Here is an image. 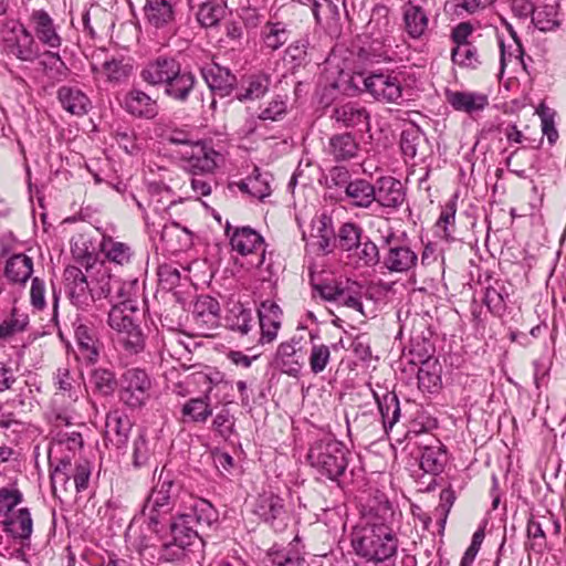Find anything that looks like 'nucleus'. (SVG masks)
<instances>
[{"instance_id": "f257e3e1", "label": "nucleus", "mask_w": 566, "mask_h": 566, "mask_svg": "<svg viewBox=\"0 0 566 566\" xmlns=\"http://www.w3.org/2000/svg\"><path fill=\"white\" fill-rule=\"evenodd\" d=\"M64 280L71 302L82 310H86L95 300L107 298L112 302L115 285L119 283V279L113 276L104 263L88 275L82 269L69 265L64 270Z\"/></svg>"}, {"instance_id": "f03ea898", "label": "nucleus", "mask_w": 566, "mask_h": 566, "mask_svg": "<svg viewBox=\"0 0 566 566\" xmlns=\"http://www.w3.org/2000/svg\"><path fill=\"white\" fill-rule=\"evenodd\" d=\"M352 546L358 556L367 562L379 564L396 554L398 541L388 525L366 522L354 528Z\"/></svg>"}, {"instance_id": "7ed1b4c3", "label": "nucleus", "mask_w": 566, "mask_h": 566, "mask_svg": "<svg viewBox=\"0 0 566 566\" xmlns=\"http://www.w3.org/2000/svg\"><path fill=\"white\" fill-rule=\"evenodd\" d=\"M350 451L340 441L326 438L314 442L307 453L311 467L322 476L343 488Z\"/></svg>"}, {"instance_id": "20e7f679", "label": "nucleus", "mask_w": 566, "mask_h": 566, "mask_svg": "<svg viewBox=\"0 0 566 566\" xmlns=\"http://www.w3.org/2000/svg\"><path fill=\"white\" fill-rule=\"evenodd\" d=\"M137 304H113L108 312L107 324L116 333V342L129 354H137L145 347V336L135 313Z\"/></svg>"}, {"instance_id": "39448f33", "label": "nucleus", "mask_w": 566, "mask_h": 566, "mask_svg": "<svg viewBox=\"0 0 566 566\" xmlns=\"http://www.w3.org/2000/svg\"><path fill=\"white\" fill-rule=\"evenodd\" d=\"M178 493L179 486L175 480L169 474L165 475L161 471L142 511L151 532L159 533L158 525L172 510Z\"/></svg>"}, {"instance_id": "423d86ee", "label": "nucleus", "mask_w": 566, "mask_h": 566, "mask_svg": "<svg viewBox=\"0 0 566 566\" xmlns=\"http://www.w3.org/2000/svg\"><path fill=\"white\" fill-rule=\"evenodd\" d=\"M385 250L381 264L389 273H413L418 265V253L410 245L402 243L394 233L382 238Z\"/></svg>"}, {"instance_id": "0eeeda50", "label": "nucleus", "mask_w": 566, "mask_h": 566, "mask_svg": "<svg viewBox=\"0 0 566 566\" xmlns=\"http://www.w3.org/2000/svg\"><path fill=\"white\" fill-rule=\"evenodd\" d=\"M177 155L181 167L193 176L212 174L221 159V155L209 143L201 140H197L190 148L179 149Z\"/></svg>"}, {"instance_id": "6e6552de", "label": "nucleus", "mask_w": 566, "mask_h": 566, "mask_svg": "<svg viewBox=\"0 0 566 566\" xmlns=\"http://www.w3.org/2000/svg\"><path fill=\"white\" fill-rule=\"evenodd\" d=\"M150 388L151 380L144 369H127L120 379V400L132 408L140 407L148 399Z\"/></svg>"}, {"instance_id": "1a4fd4ad", "label": "nucleus", "mask_w": 566, "mask_h": 566, "mask_svg": "<svg viewBox=\"0 0 566 566\" xmlns=\"http://www.w3.org/2000/svg\"><path fill=\"white\" fill-rule=\"evenodd\" d=\"M364 86L378 102L399 104L402 99V85L396 75L373 73L364 78Z\"/></svg>"}, {"instance_id": "9d476101", "label": "nucleus", "mask_w": 566, "mask_h": 566, "mask_svg": "<svg viewBox=\"0 0 566 566\" xmlns=\"http://www.w3.org/2000/svg\"><path fill=\"white\" fill-rule=\"evenodd\" d=\"M333 119L339 127L368 132L370 128V114L367 108L357 102L336 104L331 112Z\"/></svg>"}, {"instance_id": "9b49d317", "label": "nucleus", "mask_w": 566, "mask_h": 566, "mask_svg": "<svg viewBox=\"0 0 566 566\" xmlns=\"http://www.w3.org/2000/svg\"><path fill=\"white\" fill-rule=\"evenodd\" d=\"M303 335H294L289 340L282 342L275 352L273 364L282 373L296 377L302 369V356L298 355L303 349Z\"/></svg>"}, {"instance_id": "f8f14e48", "label": "nucleus", "mask_w": 566, "mask_h": 566, "mask_svg": "<svg viewBox=\"0 0 566 566\" xmlns=\"http://www.w3.org/2000/svg\"><path fill=\"white\" fill-rule=\"evenodd\" d=\"M9 54L23 62H33L40 56V48L33 35L23 25L12 30V36L4 39Z\"/></svg>"}, {"instance_id": "ddd939ff", "label": "nucleus", "mask_w": 566, "mask_h": 566, "mask_svg": "<svg viewBox=\"0 0 566 566\" xmlns=\"http://www.w3.org/2000/svg\"><path fill=\"white\" fill-rule=\"evenodd\" d=\"M180 63L170 56H158L149 61L140 71V77L151 86H164L172 76L178 75Z\"/></svg>"}, {"instance_id": "4468645a", "label": "nucleus", "mask_w": 566, "mask_h": 566, "mask_svg": "<svg viewBox=\"0 0 566 566\" xmlns=\"http://www.w3.org/2000/svg\"><path fill=\"white\" fill-rule=\"evenodd\" d=\"M3 532L13 538L24 543L30 541L33 533V518L28 507H19L8 513L1 521Z\"/></svg>"}, {"instance_id": "2eb2a0df", "label": "nucleus", "mask_w": 566, "mask_h": 566, "mask_svg": "<svg viewBox=\"0 0 566 566\" xmlns=\"http://www.w3.org/2000/svg\"><path fill=\"white\" fill-rule=\"evenodd\" d=\"M192 319L201 333L210 332L219 326L220 304L209 295H202L193 304Z\"/></svg>"}, {"instance_id": "dca6fc26", "label": "nucleus", "mask_w": 566, "mask_h": 566, "mask_svg": "<svg viewBox=\"0 0 566 566\" xmlns=\"http://www.w3.org/2000/svg\"><path fill=\"white\" fill-rule=\"evenodd\" d=\"M74 335L77 344V357L86 364H94L99 356V343L93 327L81 318L74 322Z\"/></svg>"}, {"instance_id": "f3484780", "label": "nucleus", "mask_w": 566, "mask_h": 566, "mask_svg": "<svg viewBox=\"0 0 566 566\" xmlns=\"http://www.w3.org/2000/svg\"><path fill=\"white\" fill-rule=\"evenodd\" d=\"M375 190V201L384 208L398 209L406 200L405 187L391 176L377 179Z\"/></svg>"}, {"instance_id": "a211bd4d", "label": "nucleus", "mask_w": 566, "mask_h": 566, "mask_svg": "<svg viewBox=\"0 0 566 566\" xmlns=\"http://www.w3.org/2000/svg\"><path fill=\"white\" fill-rule=\"evenodd\" d=\"M202 77L214 94L226 97L232 93L237 77L229 69L211 63L201 69Z\"/></svg>"}, {"instance_id": "6ab92c4d", "label": "nucleus", "mask_w": 566, "mask_h": 566, "mask_svg": "<svg viewBox=\"0 0 566 566\" xmlns=\"http://www.w3.org/2000/svg\"><path fill=\"white\" fill-rule=\"evenodd\" d=\"M359 143L354 134L343 132L332 135L324 147L325 154L335 161H348L357 157L359 153Z\"/></svg>"}, {"instance_id": "aec40b11", "label": "nucleus", "mask_w": 566, "mask_h": 566, "mask_svg": "<svg viewBox=\"0 0 566 566\" xmlns=\"http://www.w3.org/2000/svg\"><path fill=\"white\" fill-rule=\"evenodd\" d=\"M255 513L273 527H281L286 520L284 500L273 493H263L258 499Z\"/></svg>"}, {"instance_id": "412c9836", "label": "nucleus", "mask_w": 566, "mask_h": 566, "mask_svg": "<svg viewBox=\"0 0 566 566\" xmlns=\"http://www.w3.org/2000/svg\"><path fill=\"white\" fill-rule=\"evenodd\" d=\"M261 343H272L279 333L282 324V310L273 301L266 300L261 303L258 310Z\"/></svg>"}, {"instance_id": "4be33fe9", "label": "nucleus", "mask_w": 566, "mask_h": 566, "mask_svg": "<svg viewBox=\"0 0 566 566\" xmlns=\"http://www.w3.org/2000/svg\"><path fill=\"white\" fill-rule=\"evenodd\" d=\"M123 106L128 114L138 118L151 119L158 114L156 99L138 88L125 95Z\"/></svg>"}, {"instance_id": "5701e85b", "label": "nucleus", "mask_w": 566, "mask_h": 566, "mask_svg": "<svg viewBox=\"0 0 566 566\" xmlns=\"http://www.w3.org/2000/svg\"><path fill=\"white\" fill-rule=\"evenodd\" d=\"M30 20L36 38L43 45L50 49L61 46V36L57 34L54 22L46 11L34 10Z\"/></svg>"}, {"instance_id": "b1692460", "label": "nucleus", "mask_w": 566, "mask_h": 566, "mask_svg": "<svg viewBox=\"0 0 566 566\" xmlns=\"http://www.w3.org/2000/svg\"><path fill=\"white\" fill-rule=\"evenodd\" d=\"M226 233L230 237L232 250L241 255L255 252L258 249H261L264 243L262 235L250 227L237 228L233 233L230 234V224L227 223Z\"/></svg>"}, {"instance_id": "393cba45", "label": "nucleus", "mask_w": 566, "mask_h": 566, "mask_svg": "<svg viewBox=\"0 0 566 566\" xmlns=\"http://www.w3.org/2000/svg\"><path fill=\"white\" fill-rule=\"evenodd\" d=\"M130 430V420L120 411L114 410L106 415L105 437L116 448L126 446Z\"/></svg>"}, {"instance_id": "a878e982", "label": "nucleus", "mask_w": 566, "mask_h": 566, "mask_svg": "<svg viewBox=\"0 0 566 566\" xmlns=\"http://www.w3.org/2000/svg\"><path fill=\"white\" fill-rule=\"evenodd\" d=\"M311 238L313 244L324 254H328L335 248L336 233L333 227L332 218L323 213L312 221Z\"/></svg>"}, {"instance_id": "bb28decb", "label": "nucleus", "mask_w": 566, "mask_h": 566, "mask_svg": "<svg viewBox=\"0 0 566 566\" xmlns=\"http://www.w3.org/2000/svg\"><path fill=\"white\" fill-rule=\"evenodd\" d=\"M448 461L444 446L437 439L421 447L420 468L429 474H440Z\"/></svg>"}, {"instance_id": "cd10ccee", "label": "nucleus", "mask_w": 566, "mask_h": 566, "mask_svg": "<svg viewBox=\"0 0 566 566\" xmlns=\"http://www.w3.org/2000/svg\"><path fill=\"white\" fill-rule=\"evenodd\" d=\"M447 102L459 112L473 113L482 111L488 104V96L474 92L446 90Z\"/></svg>"}, {"instance_id": "c85d7f7f", "label": "nucleus", "mask_w": 566, "mask_h": 566, "mask_svg": "<svg viewBox=\"0 0 566 566\" xmlns=\"http://www.w3.org/2000/svg\"><path fill=\"white\" fill-rule=\"evenodd\" d=\"M510 292L503 281L494 280L484 287L483 304L489 312L497 317L505 314Z\"/></svg>"}, {"instance_id": "c756f323", "label": "nucleus", "mask_w": 566, "mask_h": 566, "mask_svg": "<svg viewBox=\"0 0 566 566\" xmlns=\"http://www.w3.org/2000/svg\"><path fill=\"white\" fill-rule=\"evenodd\" d=\"M196 76L189 71H178L175 75L164 85V92L169 98L185 103L196 85Z\"/></svg>"}, {"instance_id": "7c9ffc66", "label": "nucleus", "mask_w": 566, "mask_h": 566, "mask_svg": "<svg viewBox=\"0 0 566 566\" xmlns=\"http://www.w3.org/2000/svg\"><path fill=\"white\" fill-rule=\"evenodd\" d=\"M32 273L33 260L23 253L13 254L4 266V276L14 284L24 285Z\"/></svg>"}, {"instance_id": "2f4dec72", "label": "nucleus", "mask_w": 566, "mask_h": 566, "mask_svg": "<svg viewBox=\"0 0 566 566\" xmlns=\"http://www.w3.org/2000/svg\"><path fill=\"white\" fill-rule=\"evenodd\" d=\"M403 25L408 35L412 39H420L428 29V15L424 10L412 2L402 8Z\"/></svg>"}, {"instance_id": "473e14b6", "label": "nucleus", "mask_w": 566, "mask_h": 566, "mask_svg": "<svg viewBox=\"0 0 566 566\" xmlns=\"http://www.w3.org/2000/svg\"><path fill=\"white\" fill-rule=\"evenodd\" d=\"M145 18L155 28H163L175 20V11L170 0H146Z\"/></svg>"}, {"instance_id": "72a5a7b5", "label": "nucleus", "mask_w": 566, "mask_h": 566, "mask_svg": "<svg viewBox=\"0 0 566 566\" xmlns=\"http://www.w3.org/2000/svg\"><path fill=\"white\" fill-rule=\"evenodd\" d=\"M363 295L364 286L356 281L347 280L345 282H340L335 303L339 306H345L363 314Z\"/></svg>"}, {"instance_id": "f704fd0d", "label": "nucleus", "mask_w": 566, "mask_h": 566, "mask_svg": "<svg viewBox=\"0 0 566 566\" xmlns=\"http://www.w3.org/2000/svg\"><path fill=\"white\" fill-rule=\"evenodd\" d=\"M375 185H371L366 179L357 178L347 185L345 197L355 207L368 208L375 201Z\"/></svg>"}, {"instance_id": "c9c22d12", "label": "nucleus", "mask_w": 566, "mask_h": 566, "mask_svg": "<svg viewBox=\"0 0 566 566\" xmlns=\"http://www.w3.org/2000/svg\"><path fill=\"white\" fill-rule=\"evenodd\" d=\"M57 98L63 108L73 115H83L90 108L88 97L74 87L61 86L57 91Z\"/></svg>"}, {"instance_id": "e433bc0d", "label": "nucleus", "mask_w": 566, "mask_h": 566, "mask_svg": "<svg viewBox=\"0 0 566 566\" xmlns=\"http://www.w3.org/2000/svg\"><path fill=\"white\" fill-rule=\"evenodd\" d=\"M185 514L200 534L209 530L218 520V512L206 500L196 502L192 509Z\"/></svg>"}, {"instance_id": "4c0bfd02", "label": "nucleus", "mask_w": 566, "mask_h": 566, "mask_svg": "<svg viewBox=\"0 0 566 566\" xmlns=\"http://www.w3.org/2000/svg\"><path fill=\"white\" fill-rule=\"evenodd\" d=\"M101 250L109 263L119 266L128 265L134 255L128 244L115 241L112 238L103 239Z\"/></svg>"}, {"instance_id": "58836bf2", "label": "nucleus", "mask_w": 566, "mask_h": 566, "mask_svg": "<svg viewBox=\"0 0 566 566\" xmlns=\"http://www.w3.org/2000/svg\"><path fill=\"white\" fill-rule=\"evenodd\" d=\"M171 537L174 541L187 545L188 547L193 546L200 539V533L191 524L186 514L179 515L170 525Z\"/></svg>"}, {"instance_id": "ea45409f", "label": "nucleus", "mask_w": 566, "mask_h": 566, "mask_svg": "<svg viewBox=\"0 0 566 566\" xmlns=\"http://www.w3.org/2000/svg\"><path fill=\"white\" fill-rule=\"evenodd\" d=\"M226 322L230 329L247 335L253 327L252 312L241 303H234L226 316Z\"/></svg>"}, {"instance_id": "a19ab883", "label": "nucleus", "mask_w": 566, "mask_h": 566, "mask_svg": "<svg viewBox=\"0 0 566 566\" xmlns=\"http://www.w3.org/2000/svg\"><path fill=\"white\" fill-rule=\"evenodd\" d=\"M209 397L191 398L181 408L184 421L205 423L212 415Z\"/></svg>"}, {"instance_id": "79ce46f5", "label": "nucleus", "mask_w": 566, "mask_h": 566, "mask_svg": "<svg viewBox=\"0 0 566 566\" xmlns=\"http://www.w3.org/2000/svg\"><path fill=\"white\" fill-rule=\"evenodd\" d=\"M161 240L165 241L167 248L172 251L184 250L191 244V233L177 222H172L164 226Z\"/></svg>"}, {"instance_id": "37998d69", "label": "nucleus", "mask_w": 566, "mask_h": 566, "mask_svg": "<svg viewBox=\"0 0 566 566\" xmlns=\"http://www.w3.org/2000/svg\"><path fill=\"white\" fill-rule=\"evenodd\" d=\"M348 258L353 259L358 266L373 268L380 262L379 248L365 235Z\"/></svg>"}, {"instance_id": "c03bdc74", "label": "nucleus", "mask_w": 566, "mask_h": 566, "mask_svg": "<svg viewBox=\"0 0 566 566\" xmlns=\"http://www.w3.org/2000/svg\"><path fill=\"white\" fill-rule=\"evenodd\" d=\"M364 237L359 226L352 222L344 223L336 234L335 247L347 252L349 256Z\"/></svg>"}, {"instance_id": "a18cd8bd", "label": "nucleus", "mask_w": 566, "mask_h": 566, "mask_svg": "<svg viewBox=\"0 0 566 566\" xmlns=\"http://www.w3.org/2000/svg\"><path fill=\"white\" fill-rule=\"evenodd\" d=\"M377 402L384 429L388 432V430H390L400 418L399 399L396 394L387 392L380 399H377Z\"/></svg>"}, {"instance_id": "49530a36", "label": "nucleus", "mask_w": 566, "mask_h": 566, "mask_svg": "<svg viewBox=\"0 0 566 566\" xmlns=\"http://www.w3.org/2000/svg\"><path fill=\"white\" fill-rule=\"evenodd\" d=\"M339 0H315L312 13L318 24L332 25L339 20Z\"/></svg>"}, {"instance_id": "de8ad7c7", "label": "nucleus", "mask_w": 566, "mask_h": 566, "mask_svg": "<svg viewBox=\"0 0 566 566\" xmlns=\"http://www.w3.org/2000/svg\"><path fill=\"white\" fill-rule=\"evenodd\" d=\"M307 335L312 342L310 356H308V364L311 371L313 374H319L324 371L329 364L331 360V349L329 346L325 344H317L314 343V338H316V335L312 332H307Z\"/></svg>"}, {"instance_id": "09e8293b", "label": "nucleus", "mask_w": 566, "mask_h": 566, "mask_svg": "<svg viewBox=\"0 0 566 566\" xmlns=\"http://www.w3.org/2000/svg\"><path fill=\"white\" fill-rule=\"evenodd\" d=\"M426 137L418 128L405 129L400 138V148L406 157L415 158L419 154H423Z\"/></svg>"}, {"instance_id": "8fccbe9b", "label": "nucleus", "mask_w": 566, "mask_h": 566, "mask_svg": "<svg viewBox=\"0 0 566 566\" xmlns=\"http://www.w3.org/2000/svg\"><path fill=\"white\" fill-rule=\"evenodd\" d=\"M198 23L203 28L216 27L226 15V6L216 0L192 12Z\"/></svg>"}, {"instance_id": "3c124183", "label": "nucleus", "mask_w": 566, "mask_h": 566, "mask_svg": "<svg viewBox=\"0 0 566 566\" xmlns=\"http://www.w3.org/2000/svg\"><path fill=\"white\" fill-rule=\"evenodd\" d=\"M430 354L426 350L423 355H420V361L422 366L418 370V385L419 388L429 392L438 390L441 384V378L436 370H430Z\"/></svg>"}, {"instance_id": "603ef678", "label": "nucleus", "mask_w": 566, "mask_h": 566, "mask_svg": "<svg viewBox=\"0 0 566 566\" xmlns=\"http://www.w3.org/2000/svg\"><path fill=\"white\" fill-rule=\"evenodd\" d=\"M290 39V30L282 22L268 23L263 31V40L266 48L277 50Z\"/></svg>"}, {"instance_id": "864d4df0", "label": "nucleus", "mask_w": 566, "mask_h": 566, "mask_svg": "<svg viewBox=\"0 0 566 566\" xmlns=\"http://www.w3.org/2000/svg\"><path fill=\"white\" fill-rule=\"evenodd\" d=\"M24 501L22 491L15 483L0 488V517L8 515Z\"/></svg>"}, {"instance_id": "5fc2aeb1", "label": "nucleus", "mask_w": 566, "mask_h": 566, "mask_svg": "<svg viewBox=\"0 0 566 566\" xmlns=\"http://www.w3.org/2000/svg\"><path fill=\"white\" fill-rule=\"evenodd\" d=\"M532 22L539 31L548 32L559 27L557 9L554 6H543L533 12Z\"/></svg>"}, {"instance_id": "6e6d98bb", "label": "nucleus", "mask_w": 566, "mask_h": 566, "mask_svg": "<svg viewBox=\"0 0 566 566\" xmlns=\"http://www.w3.org/2000/svg\"><path fill=\"white\" fill-rule=\"evenodd\" d=\"M451 59L459 66L472 70L478 69L482 64L478 49L472 44L452 49Z\"/></svg>"}, {"instance_id": "4d7b16f0", "label": "nucleus", "mask_w": 566, "mask_h": 566, "mask_svg": "<svg viewBox=\"0 0 566 566\" xmlns=\"http://www.w3.org/2000/svg\"><path fill=\"white\" fill-rule=\"evenodd\" d=\"M270 85L269 76L264 74L253 75L248 81V86L238 94V99L254 101L264 96Z\"/></svg>"}, {"instance_id": "13d9d810", "label": "nucleus", "mask_w": 566, "mask_h": 566, "mask_svg": "<svg viewBox=\"0 0 566 566\" xmlns=\"http://www.w3.org/2000/svg\"><path fill=\"white\" fill-rule=\"evenodd\" d=\"M154 451L150 447L149 440L147 439L144 431H140L133 441V465L135 468H142L149 464Z\"/></svg>"}, {"instance_id": "bf43d9fd", "label": "nucleus", "mask_w": 566, "mask_h": 566, "mask_svg": "<svg viewBox=\"0 0 566 566\" xmlns=\"http://www.w3.org/2000/svg\"><path fill=\"white\" fill-rule=\"evenodd\" d=\"M254 171L255 175L241 181L239 184V188L241 191L248 192L254 198L264 199L271 192L269 181L258 171V169Z\"/></svg>"}, {"instance_id": "052dcab7", "label": "nucleus", "mask_w": 566, "mask_h": 566, "mask_svg": "<svg viewBox=\"0 0 566 566\" xmlns=\"http://www.w3.org/2000/svg\"><path fill=\"white\" fill-rule=\"evenodd\" d=\"M71 251L73 259L78 264L76 266L80 269H85V275H88L92 271H94L97 268V265L102 264V262H98L96 254L92 251H88V248L86 247L85 242H83L82 245H78V243L75 242L72 245Z\"/></svg>"}, {"instance_id": "680f3d73", "label": "nucleus", "mask_w": 566, "mask_h": 566, "mask_svg": "<svg viewBox=\"0 0 566 566\" xmlns=\"http://www.w3.org/2000/svg\"><path fill=\"white\" fill-rule=\"evenodd\" d=\"M57 390L67 396L71 401H77L80 398V386H75V379L71 376L67 368H59L54 377Z\"/></svg>"}, {"instance_id": "e2e57ef3", "label": "nucleus", "mask_w": 566, "mask_h": 566, "mask_svg": "<svg viewBox=\"0 0 566 566\" xmlns=\"http://www.w3.org/2000/svg\"><path fill=\"white\" fill-rule=\"evenodd\" d=\"M73 472L72 462L69 458L60 459L57 464L51 471V483L53 493L57 488L66 491L70 483L71 473Z\"/></svg>"}, {"instance_id": "0e129e2a", "label": "nucleus", "mask_w": 566, "mask_h": 566, "mask_svg": "<svg viewBox=\"0 0 566 566\" xmlns=\"http://www.w3.org/2000/svg\"><path fill=\"white\" fill-rule=\"evenodd\" d=\"M91 382L96 391L103 396L113 394L116 387L114 374L107 369H95L91 375Z\"/></svg>"}, {"instance_id": "69168bd1", "label": "nucleus", "mask_w": 566, "mask_h": 566, "mask_svg": "<svg viewBox=\"0 0 566 566\" xmlns=\"http://www.w3.org/2000/svg\"><path fill=\"white\" fill-rule=\"evenodd\" d=\"M29 324L27 315H18L15 310L12 311L10 318L4 319L0 324V339H8L13 335L25 331Z\"/></svg>"}, {"instance_id": "338daca9", "label": "nucleus", "mask_w": 566, "mask_h": 566, "mask_svg": "<svg viewBox=\"0 0 566 566\" xmlns=\"http://www.w3.org/2000/svg\"><path fill=\"white\" fill-rule=\"evenodd\" d=\"M190 547L174 541V538L171 537L170 541L164 542L161 544L159 548L158 559L164 562L181 560L188 555Z\"/></svg>"}, {"instance_id": "774afa93", "label": "nucleus", "mask_w": 566, "mask_h": 566, "mask_svg": "<svg viewBox=\"0 0 566 566\" xmlns=\"http://www.w3.org/2000/svg\"><path fill=\"white\" fill-rule=\"evenodd\" d=\"M104 72L111 82H120L126 80L130 72L132 65L123 59H112L103 64Z\"/></svg>"}]
</instances>
